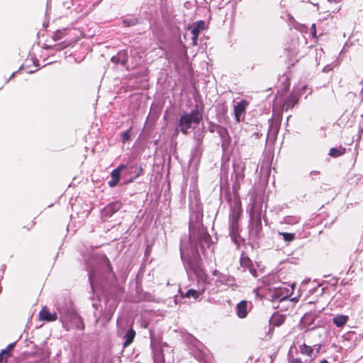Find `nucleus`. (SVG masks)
<instances>
[{"label": "nucleus", "mask_w": 363, "mask_h": 363, "mask_svg": "<svg viewBox=\"0 0 363 363\" xmlns=\"http://www.w3.org/2000/svg\"><path fill=\"white\" fill-rule=\"evenodd\" d=\"M202 120L203 113L199 110L198 106H196V108L190 113H184L181 116L179 120V127L184 135H187L190 128H194L193 125H199Z\"/></svg>", "instance_id": "f257e3e1"}, {"label": "nucleus", "mask_w": 363, "mask_h": 363, "mask_svg": "<svg viewBox=\"0 0 363 363\" xmlns=\"http://www.w3.org/2000/svg\"><path fill=\"white\" fill-rule=\"evenodd\" d=\"M356 99L357 95L353 92L347 94L344 99L347 108L342 115V121H345V125L348 128L352 127L356 122V116H353Z\"/></svg>", "instance_id": "f03ea898"}, {"label": "nucleus", "mask_w": 363, "mask_h": 363, "mask_svg": "<svg viewBox=\"0 0 363 363\" xmlns=\"http://www.w3.org/2000/svg\"><path fill=\"white\" fill-rule=\"evenodd\" d=\"M62 324L67 331L73 329L84 330L85 328L82 317L76 313L69 314L67 318L62 320Z\"/></svg>", "instance_id": "7ed1b4c3"}, {"label": "nucleus", "mask_w": 363, "mask_h": 363, "mask_svg": "<svg viewBox=\"0 0 363 363\" xmlns=\"http://www.w3.org/2000/svg\"><path fill=\"white\" fill-rule=\"evenodd\" d=\"M357 340V333L354 331H348L342 335V350L346 351L352 350L355 346Z\"/></svg>", "instance_id": "20e7f679"}, {"label": "nucleus", "mask_w": 363, "mask_h": 363, "mask_svg": "<svg viewBox=\"0 0 363 363\" xmlns=\"http://www.w3.org/2000/svg\"><path fill=\"white\" fill-rule=\"evenodd\" d=\"M189 28L191 30V33L192 34V43L194 45H196L199 33L201 30L204 28V22L203 21H199L193 26H190Z\"/></svg>", "instance_id": "39448f33"}, {"label": "nucleus", "mask_w": 363, "mask_h": 363, "mask_svg": "<svg viewBox=\"0 0 363 363\" xmlns=\"http://www.w3.org/2000/svg\"><path fill=\"white\" fill-rule=\"evenodd\" d=\"M125 167L126 166L125 164H121L111 172V179L108 181V185L110 187H115L118 184L121 178V172Z\"/></svg>", "instance_id": "423d86ee"}, {"label": "nucleus", "mask_w": 363, "mask_h": 363, "mask_svg": "<svg viewBox=\"0 0 363 363\" xmlns=\"http://www.w3.org/2000/svg\"><path fill=\"white\" fill-rule=\"evenodd\" d=\"M247 106V101L242 99L234 106L235 117L238 123L240 121V117L245 112Z\"/></svg>", "instance_id": "0eeeda50"}, {"label": "nucleus", "mask_w": 363, "mask_h": 363, "mask_svg": "<svg viewBox=\"0 0 363 363\" xmlns=\"http://www.w3.org/2000/svg\"><path fill=\"white\" fill-rule=\"evenodd\" d=\"M39 318L43 321L52 322L57 319V314L55 312L50 313L47 307H43L39 312Z\"/></svg>", "instance_id": "6e6552de"}, {"label": "nucleus", "mask_w": 363, "mask_h": 363, "mask_svg": "<svg viewBox=\"0 0 363 363\" xmlns=\"http://www.w3.org/2000/svg\"><path fill=\"white\" fill-rule=\"evenodd\" d=\"M122 207V203L120 201H115L108 203L104 209L105 215L111 216L115 213L118 212Z\"/></svg>", "instance_id": "1a4fd4ad"}, {"label": "nucleus", "mask_w": 363, "mask_h": 363, "mask_svg": "<svg viewBox=\"0 0 363 363\" xmlns=\"http://www.w3.org/2000/svg\"><path fill=\"white\" fill-rule=\"evenodd\" d=\"M247 301H242L237 304L236 313L240 318H244L247 315Z\"/></svg>", "instance_id": "9d476101"}, {"label": "nucleus", "mask_w": 363, "mask_h": 363, "mask_svg": "<svg viewBox=\"0 0 363 363\" xmlns=\"http://www.w3.org/2000/svg\"><path fill=\"white\" fill-rule=\"evenodd\" d=\"M285 320V315L276 313L270 319V323L274 326L279 327L284 323Z\"/></svg>", "instance_id": "9b49d317"}, {"label": "nucleus", "mask_w": 363, "mask_h": 363, "mask_svg": "<svg viewBox=\"0 0 363 363\" xmlns=\"http://www.w3.org/2000/svg\"><path fill=\"white\" fill-rule=\"evenodd\" d=\"M135 335V331L133 328H130L127 331L124 336L125 342L123 345L124 348L128 347L133 342Z\"/></svg>", "instance_id": "f8f14e48"}, {"label": "nucleus", "mask_w": 363, "mask_h": 363, "mask_svg": "<svg viewBox=\"0 0 363 363\" xmlns=\"http://www.w3.org/2000/svg\"><path fill=\"white\" fill-rule=\"evenodd\" d=\"M313 350L312 346L308 345L306 343L299 345V352L303 355L311 357L313 354Z\"/></svg>", "instance_id": "ddd939ff"}, {"label": "nucleus", "mask_w": 363, "mask_h": 363, "mask_svg": "<svg viewBox=\"0 0 363 363\" xmlns=\"http://www.w3.org/2000/svg\"><path fill=\"white\" fill-rule=\"evenodd\" d=\"M203 291L204 289H203L201 291L194 289H189L184 295L182 294V296L186 298H193L194 299L196 300L203 293Z\"/></svg>", "instance_id": "4468645a"}, {"label": "nucleus", "mask_w": 363, "mask_h": 363, "mask_svg": "<svg viewBox=\"0 0 363 363\" xmlns=\"http://www.w3.org/2000/svg\"><path fill=\"white\" fill-rule=\"evenodd\" d=\"M298 96L294 94H291L286 100L285 104L287 106V108L289 106L291 108H293L295 106V104L298 103Z\"/></svg>", "instance_id": "2eb2a0df"}, {"label": "nucleus", "mask_w": 363, "mask_h": 363, "mask_svg": "<svg viewBox=\"0 0 363 363\" xmlns=\"http://www.w3.org/2000/svg\"><path fill=\"white\" fill-rule=\"evenodd\" d=\"M67 29L58 30L54 33L52 38L54 40H59L63 38L67 34Z\"/></svg>", "instance_id": "dca6fc26"}, {"label": "nucleus", "mask_w": 363, "mask_h": 363, "mask_svg": "<svg viewBox=\"0 0 363 363\" xmlns=\"http://www.w3.org/2000/svg\"><path fill=\"white\" fill-rule=\"evenodd\" d=\"M279 235H282L284 241L287 242H292L296 238L295 233L279 232Z\"/></svg>", "instance_id": "f3484780"}, {"label": "nucleus", "mask_w": 363, "mask_h": 363, "mask_svg": "<svg viewBox=\"0 0 363 363\" xmlns=\"http://www.w3.org/2000/svg\"><path fill=\"white\" fill-rule=\"evenodd\" d=\"M289 363H304L301 357H294L289 355Z\"/></svg>", "instance_id": "a211bd4d"}, {"label": "nucleus", "mask_w": 363, "mask_h": 363, "mask_svg": "<svg viewBox=\"0 0 363 363\" xmlns=\"http://www.w3.org/2000/svg\"><path fill=\"white\" fill-rule=\"evenodd\" d=\"M329 155L334 157H337L340 155V150L337 148H331Z\"/></svg>", "instance_id": "6ab92c4d"}, {"label": "nucleus", "mask_w": 363, "mask_h": 363, "mask_svg": "<svg viewBox=\"0 0 363 363\" xmlns=\"http://www.w3.org/2000/svg\"><path fill=\"white\" fill-rule=\"evenodd\" d=\"M130 138V130H128L125 132H123L122 134V141L123 143L129 140Z\"/></svg>", "instance_id": "aec40b11"}, {"label": "nucleus", "mask_w": 363, "mask_h": 363, "mask_svg": "<svg viewBox=\"0 0 363 363\" xmlns=\"http://www.w3.org/2000/svg\"><path fill=\"white\" fill-rule=\"evenodd\" d=\"M311 34L312 35V37L314 38V39H317L318 37H317V33H316V27H315V25L313 23L312 24L311 26Z\"/></svg>", "instance_id": "412c9836"}, {"label": "nucleus", "mask_w": 363, "mask_h": 363, "mask_svg": "<svg viewBox=\"0 0 363 363\" xmlns=\"http://www.w3.org/2000/svg\"><path fill=\"white\" fill-rule=\"evenodd\" d=\"M0 353L5 356V362H6L8 358L11 356V353H10L6 349L2 350Z\"/></svg>", "instance_id": "4be33fe9"}, {"label": "nucleus", "mask_w": 363, "mask_h": 363, "mask_svg": "<svg viewBox=\"0 0 363 363\" xmlns=\"http://www.w3.org/2000/svg\"><path fill=\"white\" fill-rule=\"evenodd\" d=\"M104 259H105V263H106V266L107 269L110 272H113V268H112V266L111 264V262L109 261V259L107 258L106 256L104 257Z\"/></svg>", "instance_id": "5701e85b"}, {"label": "nucleus", "mask_w": 363, "mask_h": 363, "mask_svg": "<svg viewBox=\"0 0 363 363\" xmlns=\"http://www.w3.org/2000/svg\"><path fill=\"white\" fill-rule=\"evenodd\" d=\"M122 55L125 56V52H119V53L118 54V55H117V56H113V57H112V58H111V61H112L113 62H116V63H117V62H118V61H119V58H120V57H121Z\"/></svg>", "instance_id": "b1692460"}, {"label": "nucleus", "mask_w": 363, "mask_h": 363, "mask_svg": "<svg viewBox=\"0 0 363 363\" xmlns=\"http://www.w3.org/2000/svg\"><path fill=\"white\" fill-rule=\"evenodd\" d=\"M333 323L337 326L340 327V316H337L333 318Z\"/></svg>", "instance_id": "393cba45"}, {"label": "nucleus", "mask_w": 363, "mask_h": 363, "mask_svg": "<svg viewBox=\"0 0 363 363\" xmlns=\"http://www.w3.org/2000/svg\"><path fill=\"white\" fill-rule=\"evenodd\" d=\"M15 342L9 344L7 347L6 348L10 353H11L12 350H13V347H15Z\"/></svg>", "instance_id": "a878e982"}, {"label": "nucleus", "mask_w": 363, "mask_h": 363, "mask_svg": "<svg viewBox=\"0 0 363 363\" xmlns=\"http://www.w3.org/2000/svg\"><path fill=\"white\" fill-rule=\"evenodd\" d=\"M250 262V260L247 257H244L241 259V264L245 265Z\"/></svg>", "instance_id": "bb28decb"}, {"label": "nucleus", "mask_w": 363, "mask_h": 363, "mask_svg": "<svg viewBox=\"0 0 363 363\" xmlns=\"http://www.w3.org/2000/svg\"><path fill=\"white\" fill-rule=\"evenodd\" d=\"M348 320V316L342 315V327L347 323Z\"/></svg>", "instance_id": "cd10ccee"}, {"label": "nucleus", "mask_w": 363, "mask_h": 363, "mask_svg": "<svg viewBox=\"0 0 363 363\" xmlns=\"http://www.w3.org/2000/svg\"><path fill=\"white\" fill-rule=\"evenodd\" d=\"M203 240L208 242L211 240V236L208 234H205L203 237Z\"/></svg>", "instance_id": "c85d7f7f"}, {"label": "nucleus", "mask_w": 363, "mask_h": 363, "mask_svg": "<svg viewBox=\"0 0 363 363\" xmlns=\"http://www.w3.org/2000/svg\"><path fill=\"white\" fill-rule=\"evenodd\" d=\"M39 354L43 356V359L48 356V353L45 352L43 350H40Z\"/></svg>", "instance_id": "c756f323"}, {"label": "nucleus", "mask_w": 363, "mask_h": 363, "mask_svg": "<svg viewBox=\"0 0 363 363\" xmlns=\"http://www.w3.org/2000/svg\"><path fill=\"white\" fill-rule=\"evenodd\" d=\"M35 224V221H32L29 227H23V228H26V230L28 231L30 228H32Z\"/></svg>", "instance_id": "7c9ffc66"}, {"label": "nucleus", "mask_w": 363, "mask_h": 363, "mask_svg": "<svg viewBox=\"0 0 363 363\" xmlns=\"http://www.w3.org/2000/svg\"><path fill=\"white\" fill-rule=\"evenodd\" d=\"M4 362H5V356L2 355L0 353V363H4Z\"/></svg>", "instance_id": "2f4dec72"}, {"label": "nucleus", "mask_w": 363, "mask_h": 363, "mask_svg": "<svg viewBox=\"0 0 363 363\" xmlns=\"http://www.w3.org/2000/svg\"><path fill=\"white\" fill-rule=\"evenodd\" d=\"M143 172V169L142 167H139V169H138V176L140 175V174H142Z\"/></svg>", "instance_id": "473e14b6"}, {"label": "nucleus", "mask_w": 363, "mask_h": 363, "mask_svg": "<svg viewBox=\"0 0 363 363\" xmlns=\"http://www.w3.org/2000/svg\"><path fill=\"white\" fill-rule=\"evenodd\" d=\"M151 298H152L151 295L149 294L148 296H147V298H145V300L148 301H152Z\"/></svg>", "instance_id": "72a5a7b5"}, {"label": "nucleus", "mask_w": 363, "mask_h": 363, "mask_svg": "<svg viewBox=\"0 0 363 363\" xmlns=\"http://www.w3.org/2000/svg\"><path fill=\"white\" fill-rule=\"evenodd\" d=\"M291 301H294V302H297L298 301V298L296 297H294V298H292L291 299Z\"/></svg>", "instance_id": "f704fd0d"}, {"label": "nucleus", "mask_w": 363, "mask_h": 363, "mask_svg": "<svg viewBox=\"0 0 363 363\" xmlns=\"http://www.w3.org/2000/svg\"><path fill=\"white\" fill-rule=\"evenodd\" d=\"M320 363H329L328 360L323 359Z\"/></svg>", "instance_id": "c9c22d12"}, {"label": "nucleus", "mask_w": 363, "mask_h": 363, "mask_svg": "<svg viewBox=\"0 0 363 363\" xmlns=\"http://www.w3.org/2000/svg\"><path fill=\"white\" fill-rule=\"evenodd\" d=\"M361 96H362V101H363V86L361 91Z\"/></svg>", "instance_id": "e433bc0d"}, {"label": "nucleus", "mask_w": 363, "mask_h": 363, "mask_svg": "<svg viewBox=\"0 0 363 363\" xmlns=\"http://www.w3.org/2000/svg\"><path fill=\"white\" fill-rule=\"evenodd\" d=\"M125 62H126V59H125V58H124V59L122 60L121 63H122V64H124V63H125Z\"/></svg>", "instance_id": "4c0bfd02"}, {"label": "nucleus", "mask_w": 363, "mask_h": 363, "mask_svg": "<svg viewBox=\"0 0 363 363\" xmlns=\"http://www.w3.org/2000/svg\"><path fill=\"white\" fill-rule=\"evenodd\" d=\"M344 152H345V149H343V148L342 147V152H341V154L342 155V154L344 153Z\"/></svg>", "instance_id": "58836bf2"}, {"label": "nucleus", "mask_w": 363, "mask_h": 363, "mask_svg": "<svg viewBox=\"0 0 363 363\" xmlns=\"http://www.w3.org/2000/svg\"><path fill=\"white\" fill-rule=\"evenodd\" d=\"M287 296H288V295L285 296L284 298H281V300L286 299Z\"/></svg>", "instance_id": "ea45409f"}, {"label": "nucleus", "mask_w": 363, "mask_h": 363, "mask_svg": "<svg viewBox=\"0 0 363 363\" xmlns=\"http://www.w3.org/2000/svg\"><path fill=\"white\" fill-rule=\"evenodd\" d=\"M292 291L294 290V285H291Z\"/></svg>", "instance_id": "a19ab883"}]
</instances>
